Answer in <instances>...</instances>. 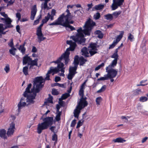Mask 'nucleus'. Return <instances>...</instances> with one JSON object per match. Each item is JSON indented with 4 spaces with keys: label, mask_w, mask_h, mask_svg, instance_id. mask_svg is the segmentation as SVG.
Masks as SVG:
<instances>
[{
    "label": "nucleus",
    "mask_w": 148,
    "mask_h": 148,
    "mask_svg": "<svg viewBox=\"0 0 148 148\" xmlns=\"http://www.w3.org/2000/svg\"><path fill=\"white\" fill-rule=\"evenodd\" d=\"M32 94H30L29 95H28V94H27V96L26 97H24L27 98L26 102L28 103V105L29 104L34 103L35 102L34 99L36 98L37 93H39V92H36V91L34 90V88L32 89Z\"/></svg>",
    "instance_id": "6"
},
{
    "label": "nucleus",
    "mask_w": 148,
    "mask_h": 148,
    "mask_svg": "<svg viewBox=\"0 0 148 148\" xmlns=\"http://www.w3.org/2000/svg\"><path fill=\"white\" fill-rule=\"evenodd\" d=\"M59 58H58L56 61H53L52 62L58 64V66L57 68L60 71L64 73L65 72L64 70L65 68L64 67V63L62 62H61V60L60 62L58 63H57L56 62V61H57Z\"/></svg>",
    "instance_id": "15"
},
{
    "label": "nucleus",
    "mask_w": 148,
    "mask_h": 148,
    "mask_svg": "<svg viewBox=\"0 0 148 148\" xmlns=\"http://www.w3.org/2000/svg\"><path fill=\"white\" fill-rule=\"evenodd\" d=\"M105 64L104 63H102L101 64L98 65L96 67L95 69V71H97L100 69L101 68L103 67L104 66Z\"/></svg>",
    "instance_id": "45"
},
{
    "label": "nucleus",
    "mask_w": 148,
    "mask_h": 148,
    "mask_svg": "<svg viewBox=\"0 0 148 148\" xmlns=\"http://www.w3.org/2000/svg\"><path fill=\"white\" fill-rule=\"evenodd\" d=\"M75 74L69 72L67 76V78L69 80H71L75 76Z\"/></svg>",
    "instance_id": "47"
},
{
    "label": "nucleus",
    "mask_w": 148,
    "mask_h": 148,
    "mask_svg": "<svg viewBox=\"0 0 148 148\" xmlns=\"http://www.w3.org/2000/svg\"><path fill=\"white\" fill-rule=\"evenodd\" d=\"M79 94L82 97H84V90L80 89L79 91Z\"/></svg>",
    "instance_id": "57"
},
{
    "label": "nucleus",
    "mask_w": 148,
    "mask_h": 148,
    "mask_svg": "<svg viewBox=\"0 0 148 148\" xmlns=\"http://www.w3.org/2000/svg\"><path fill=\"white\" fill-rule=\"evenodd\" d=\"M124 2L121 0H118L116 2H113L111 7L112 10H114L116 9L118 6H120L123 5Z\"/></svg>",
    "instance_id": "14"
},
{
    "label": "nucleus",
    "mask_w": 148,
    "mask_h": 148,
    "mask_svg": "<svg viewBox=\"0 0 148 148\" xmlns=\"http://www.w3.org/2000/svg\"><path fill=\"white\" fill-rule=\"evenodd\" d=\"M105 19L111 21L113 19L112 14H108L104 15Z\"/></svg>",
    "instance_id": "31"
},
{
    "label": "nucleus",
    "mask_w": 148,
    "mask_h": 148,
    "mask_svg": "<svg viewBox=\"0 0 148 148\" xmlns=\"http://www.w3.org/2000/svg\"><path fill=\"white\" fill-rule=\"evenodd\" d=\"M123 36V34H120L117 36V37L115 40H114L115 42L117 43L122 38Z\"/></svg>",
    "instance_id": "36"
},
{
    "label": "nucleus",
    "mask_w": 148,
    "mask_h": 148,
    "mask_svg": "<svg viewBox=\"0 0 148 148\" xmlns=\"http://www.w3.org/2000/svg\"><path fill=\"white\" fill-rule=\"evenodd\" d=\"M116 65H112L110 64L106 68V72L107 73V75H104L103 77H101L97 79V80L103 81L108 80L109 78H114L117 75L118 73L117 71L113 68Z\"/></svg>",
    "instance_id": "2"
},
{
    "label": "nucleus",
    "mask_w": 148,
    "mask_h": 148,
    "mask_svg": "<svg viewBox=\"0 0 148 148\" xmlns=\"http://www.w3.org/2000/svg\"><path fill=\"white\" fill-rule=\"evenodd\" d=\"M16 17L18 18V21H19L21 18V14L19 12L16 14Z\"/></svg>",
    "instance_id": "60"
},
{
    "label": "nucleus",
    "mask_w": 148,
    "mask_h": 148,
    "mask_svg": "<svg viewBox=\"0 0 148 148\" xmlns=\"http://www.w3.org/2000/svg\"><path fill=\"white\" fill-rule=\"evenodd\" d=\"M86 61V60L85 59L83 56L80 57L79 58V65L80 66L83 65Z\"/></svg>",
    "instance_id": "32"
},
{
    "label": "nucleus",
    "mask_w": 148,
    "mask_h": 148,
    "mask_svg": "<svg viewBox=\"0 0 148 148\" xmlns=\"http://www.w3.org/2000/svg\"><path fill=\"white\" fill-rule=\"evenodd\" d=\"M62 16H60L57 19L53 22L49 24V25H60L62 26L64 20H62Z\"/></svg>",
    "instance_id": "13"
},
{
    "label": "nucleus",
    "mask_w": 148,
    "mask_h": 148,
    "mask_svg": "<svg viewBox=\"0 0 148 148\" xmlns=\"http://www.w3.org/2000/svg\"><path fill=\"white\" fill-rule=\"evenodd\" d=\"M91 19L89 18L83 26L84 29H82L81 27L79 28L77 30V33L75 36H71V38L77 44H81L85 42V39L83 34L86 35H90V32L92 27V22L91 23Z\"/></svg>",
    "instance_id": "1"
},
{
    "label": "nucleus",
    "mask_w": 148,
    "mask_h": 148,
    "mask_svg": "<svg viewBox=\"0 0 148 148\" xmlns=\"http://www.w3.org/2000/svg\"><path fill=\"white\" fill-rule=\"evenodd\" d=\"M16 50L15 48H11V49L9 50L10 53L13 56H14L15 55V51H14Z\"/></svg>",
    "instance_id": "51"
},
{
    "label": "nucleus",
    "mask_w": 148,
    "mask_h": 148,
    "mask_svg": "<svg viewBox=\"0 0 148 148\" xmlns=\"http://www.w3.org/2000/svg\"><path fill=\"white\" fill-rule=\"evenodd\" d=\"M102 98L100 97H97L96 99L97 105L98 106L100 105V102L102 101Z\"/></svg>",
    "instance_id": "38"
},
{
    "label": "nucleus",
    "mask_w": 148,
    "mask_h": 148,
    "mask_svg": "<svg viewBox=\"0 0 148 148\" xmlns=\"http://www.w3.org/2000/svg\"><path fill=\"white\" fill-rule=\"evenodd\" d=\"M111 57L114 59L112 61V63L110 64L114 65H116L117 63V61L118 59L119 56L117 53H114L111 56Z\"/></svg>",
    "instance_id": "21"
},
{
    "label": "nucleus",
    "mask_w": 148,
    "mask_h": 148,
    "mask_svg": "<svg viewBox=\"0 0 148 148\" xmlns=\"http://www.w3.org/2000/svg\"><path fill=\"white\" fill-rule=\"evenodd\" d=\"M50 127L49 128V129L53 133H57V132L58 131H56V132H55L54 131V130L56 128V127L55 126H50Z\"/></svg>",
    "instance_id": "54"
},
{
    "label": "nucleus",
    "mask_w": 148,
    "mask_h": 148,
    "mask_svg": "<svg viewBox=\"0 0 148 148\" xmlns=\"http://www.w3.org/2000/svg\"><path fill=\"white\" fill-rule=\"evenodd\" d=\"M121 12L119 11L118 12H116L113 13L112 14V15L113 16V18H116L119 16V15L121 14Z\"/></svg>",
    "instance_id": "39"
},
{
    "label": "nucleus",
    "mask_w": 148,
    "mask_h": 148,
    "mask_svg": "<svg viewBox=\"0 0 148 148\" xmlns=\"http://www.w3.org/2000/svg\"><path fill=\"white\" fill-rule=\"evenodd\" d=\"M44 24V23H42L39 25V26L37 29L36 32H42V27Z\"/></svg>",
    "instance_id": "53"
},
{
    "label": "nucleus",
    "mask_w": 148,
    "mask_h": 148,
    "mask_svg": "<svg viewBox=\"0 0 148 148\" xmlns=\"http://www.w3.org/2000/svg\"><path fill=\"white\" fill-rule=\"evenodd\" d=\"M126 141L125 140H124L123 138L121 137H119L114 139L112 140V142L114 143H123Z\"/></svg>",
    "instance_id": "29"
},
{
    "label": "nucleus",
    "mask_w": 148,
    "mask_h": 148,
    "mask_svg": "<svg viewBox=\"0 0 148 148\" xmlns=\"http://www.w3.org/2000/svg\"><path fill=\"white\" fill-rule=\"evenodd\" d=\"M32 86V84L31 83L29 84L28 85L27 87L25 89V90L23 94V95L24 97H26L27 96V94H28V93L31 94V93H32V91L33 88L31 89V90H30Z\"/></svg>",
    "instance_id": "18"
},
{
    "label": "nucleus",
    "mask_w": 148,
    "mask_h": 148,
    "mask_svg": "<svg viewBox=\"0 0 148 148\" xmlns=\"http://www.w3.org/2000/svg\"><path fill=\"white\" fill-rule=\"evenodd\" d=\"M60 71L59 70L57 67L53 69V67H51L50 68V70L48 71V74H50L51 73H53L52 75H53L55 73H57Z\"/></svg>",
    "instance_id": "23"
},
{
    "label": "nucleus",
    "mask_w": 148,
    "mask_h": 148,
    "mask_svg": "<svg viewBox=\"0 0 148 148\" xmlns=\"http://www.w3.org/2000/svg\"><path fill=\"white\" fill-rule=\"evenodd\" d=\"M99 46L97 44V42L93 43V55L97 53Z\"/></svg>",
    "instance_id": "27"
},
{
    "label": "nucleus",
    "mask_w": 148,
    "mask_h": 148,
    "mask_svg": "<svg viewBox=\"0 0 148 148\" xmlns=\"http://www.w3.org/2000/svg\"><path fill=\"white\" fill-rule=\"evenodd\" d=\"M25 45V43H24L23 45H20L18 48V49L21 51V52L23 54L25 53L26 50V49L24 47Z\"/></svg>",
    "instance_id": "30"
},
{
    "label": "nucleus",
    "mask_w": 148,
    "mask_h": 148,
    "mask_svg": "<svg viewBox=\"0 0 148 148\" xmlns=\"http://www.w3.org/2000/svg\"><path fill=\"white\" fill-rule=\"evenodd\" d=\"M147 98L145 96L141 97L139 98L140 101L142 102H145L147 101Z\"/></svg>",
    "instance_id": "48"
},
{
    "label": "nucleus",
    "mask_w": 148,
    "mask_h": 148,
    "mask_svg": "<svg viewBox=\"0 0 148 148\" xmlns=\"http://www.w3.org/2000/svg\"><path fill=\"white\" fill-rule=\"evenodd\" d=\"M42 18V15L41 14L39 15L37 17V19L35 20L34 22V25H36L38 24L39 23V20Z\"/></svg>",
    "instance_id": "40"
},
{
    "label": "nucleus",
    "mask_w": 148,
    "mask_h": 148,
    "mask_svg": "<svg viewBox=\"0 0 148 148\" xmlns=\"http://www.w3.org/2000/svg\"><path fill=\"white\" fill-rule=\"evenodd\" d=\"M86 81H85L80 86V89L84 90L85 88V86L86 85Z\"/></svg>",
    "instance_id": "61"
},
{
    "label": "nucleus",
    "mask_w": 148,
    "mask_h": 148,
    "mask_svg": "<svg viewBox=\"0 0 148 148\" xmlns=\"http://www.w3.org/2000/svg\"><path fill=\"white\" fill-rule=\"evenodd\" d=\"M79 58L78 56L76 55L75 56L74 59V65L78 66V65L79 64Z\"/></svg>",
    "instance_id": "33"
},
{
    "label": "nucleus",
    "mask_w": 148,
    "mask_h": 148,
    "mask_svg": "<svg viewBox=\"0 0 148 148\" xmlns=\"http://www.w3.org/2000/svg\"><path fill=\"white\" fill-rule=\"evenodd\" d=\"M75 49V47L71 46H70L69 47L67 48L64 53H63L60 57H59V58L57 61H56V62L57 63H59L60 62L61 60H62V59H64V64L65 65H67L70 61V51H73Z\"/></svg>",
    "instance_id": "3"
},
{
    "label": "nucleus",
    "mask_w": 148,
    "mask_h": 148,
    "mask_svg": "<svg viewBox=\"0 0 148 148\" xmlns=\"http://www.w3.org/2000/svg\"><path fill=\"white\" fill-rule=\"evenodd\" d=\"M62 99L61 98H60L59 99V104L60 105V106H63L64 104V102L63 101H62Z\"/></svg>",
    "instance_id": "64"
},
{
    "label": "nucleus",
    "mask_w": 148,
    "mask_h": 148,
    "mask_svg": "<svg viewBox=\"0 0 148 148\" xmlns=\"http://www.w3.org/2000/svg\"><path fill=\"white\" fill-rule=\"evenodd\" d=\"M104 5H103L99 4L97 5H96L94 7V8L97 10H99L103 9V8Z\"/></svg>",
    "instance_id": "34"
},
{
    "label": "nucleus",
    "mask_w": 148,
    "mask_h": 148,
    "mask_svg": "<svg viewBox=\"0 0 148 148\" xmlns=\"http://www.w3.org/2000/svg\"><path fill=\"white\" fill-rule=\"evenodd\" d=\"M61 114V112H59L57 113V114L56 116L55 119L57 121H58L60 120L61 119L60 116Z\"/></svg>",
    "instance_id": "37"
},
{
    "label": "nucleus",
    "mask_w": 148,
    "mask_h": 148,
    "mask_svg": "<svg viewBox=\"0 0 148 148\" xmlns=\"http://www.w3.org/2000/svg\"><path fill=\"white\" fill-rule=\"evenodd\" d=\"M94 18L96 20L99 19L101 17V15L100 13L97 12L94 14L93 16Z\"/></svg>",
    "instance_id": "44"
},
{
    "label": "nucleus",
    "mask_w": 148,
    "mask_h": 148,
    "mask_svg": "<svg viewBox=\"0 0 148 148\" xmlns=\"http://www.w3.org/2000/svg\"><path fill=\"white\" fill-rule=\"evenodd\" d=\"M31 60V58L28 56L27 55H25L23 58V65H26L27 64L28 65V64L30 63Z\"/></svg>",
    "instance_id": "20"
},
{
    "label": "nucleus",
    "mask_w": 148,
    "mask_h": 148,
    "mask_svg": "<svg viewBox=\"0 0 148 148\" xmlns=\"http://www.w3.org/2000/svg\"><path fill=\"white\" fill-rule=\"evenodd\" d=\"M15 129V124L14 122H12L10 124L9 127L7 132L8 136H11L13 134Z\"/></svg>",
    "instance_id": "10"
},
{
    "label": "nucleus",
    "mask_w": 148,
    "mask_h": 148,
    "mask_svg": "<svg viewBox=\"0 0 148 148\" xmlns=\"http://www.w3.org/2000/svg\"><path fill=\"white\" fill-rule=\"evenodd\" d=\"M82 55L85 57H88L92 56V42H91L90 44V46L88 48L84 47L81 50Z\"/></svg>",
    "instance_id": "5"
},
{
    "label": "nucleus",
    "mask_w": 148,
    "mask_h": 148,
    "mask_svg": "<svg viewBox=\"0 0 148 148\" xmlns=\"http://www.w3.org/2000/svg\"><path fill=\"white\" fill-rule=\"evenodd\" d=\"M74 22L72 19L65 21L63 23L62 26L66 27H68L71 31H73L75 30V28L70 24H73Z\"/></svg>",
    "instance_id": "9"
},
{
    "label": "nucleus",
    "mask_w": 148,
    "mask_h": 148,
    "mask_svg": "<svg viewBox=\"0 0 148 148\" xmlns=\"http://www.w3.org/2000/svg\"><path fill=\"white\" fill-rule=\"evenodd\" d=\"M86 97H82L80 99L77 106L82 108L87 106L88 105L87 102L86 101Z\"/></svg>",
    "instance_id": "12"
},
{
    "label": "nucleus",
    "mask_w": 148,
    "mask_h": 148,
    "mask_svg": "<svg viewBox=\"0 0 148 148\" xmlns=\"http://www.w3.org/2000/svg\"><path fill=\"white\" fill-rule=\"evenodd\" d=\"M117 44V43H116L115 42V41H114L113 43L111 45H110V46L109 47V49H110L113 48H114V46L116 45Z\"/></svg>",
    "instance_id": "58"
},
{
    "label": "nucleus",
    "mask_w": 148,
    "mask_h": 148,
    "mask_svg": "<svg viewBox=\"0 0 148 148\" xmlns=\"http://www.w3.org/2000/svg\"><path fill=\"white\" fill-rule=\"evenodd\" d=\"M82 108L79 106H77L76 108L74 110V116L75 117L78 118L79 117V114L80 112V110Z\"/></svg>",
    "instance_id": "24"
},
{
    "label": "nucleus",
    "mask_w": 148,
    "mask_h": 148,
    "mask_svg": "<svg viewBox=\"0 0 148 148\" xmlns=\"http://www.w3.org/2000/svg\"><path fill=\"white\" fill-rule=\"evenodd\" d=\"M49 17H48V14L47 15L45 16V18L43 19L42 20V23H46L47 22L49 21Z\"/></svg>",
    "instance_id": "50"
},
{
    "label": "nucleus",
    "mask_w": 148,
    "mask_h": 148,
    "mask_svg": "<svg viewBox=\"0 0 148 148\" xmlns=\"http://www.w3.org/2000/svg\"><path fill=\"white\" fill-rule=\"evenodd\" d=\"M8 45L11 48H15L14 46V43L12 39H11V41L8 43Z\"/></svg>",
    "instance_id": "55"
},
{
    "label": "nucleus",
    "mask_w": 148,
    "mask_h": 148,
    "mask_svg": "<svg viewBox=\"0 0 148 148\" xmlns=\"http://www.w3.org/2000/svg\"><path fill=\"white\" fill-rule=\"evenodd\" d=\"M38 58H36L34 60H32L31 58V60L30 61V63L28 64V65H30L29 69H32L33 67L34 66H38Z\"/></svg>",
    "instance_id": "19"
},
{
    "label": "nucleus",
    "mask_w": 148,
    "mask_h": 148,
    "mask_svg": "<svg viewBox=\"0 0 148 148\" xmlns=\"http://www.w3.org/2000/svg\"><path fill=\"white\" fill-rule=\"evenodd\" d=\"M128 39L131 41H132L134 39V36L131 33L129 34V35L128 37Z\"/></svg>",
    "instance_id": "52"
},
{
    "label": "nucleus",
    "mask_w": 148,
    "mask_h": 148,
    "mask_svg": "<svg viewBox=\"0 0 148 148\" xmlns=\"http://www.w3.org/2000/svg\"><path fill=\"white\" fill-rule=\"evenodd\" d=\"M4 20L6 24H11L12 21L10 18H4Z\"/></svg>",
    "instance_id": "43"
},
{
    "label": "nucleus",
    "mask_w": 148,
    "mask_h": 148,
    "mask_svg": "<svg viewBox=\"0 0 148 148\" xmlns=\"http://www.w3.org/2000/svg\"><path fill=\"white\" fill-rule=\"evenodd\" d=\"M59 94V92L56 89L54 88L52 89V94L53 95H58Z\"/></svg>",
    "instance_id": "49"
},
{
    "label": "nucleus",
    "mask_w": 148,
    "mask_h": 148,
    "mask_svg": "<svg viewBox=\"0 0 148 148\" xmlns=\"http://www.w3.org/2000/svg\"><path fill=\"white\" fill-rule=\"evenodd\" d=\"M6 131L4 129H0V136L4 139H7V137L6 136Z\"/></svg>",
    "instance_id": "26"
},
{
    "label": "nucleus",
    "mask_w": 148,
    "mask_h": 148,
    "mask_svg": "<svg viewBox=\"0 0 148 148\" xmlns=\"http://www.w3.org/2000/svg\"><path fill=\"white\" fill-rule=\"evenodd\" d=\"M28 67L27 66H25L23 67V72L25 75H28Z\"/></svg>",
    "instance_id": "35"
},
{
    "label": "nucleus",
    "mask_w": 148,
    "mask_h": 148,
    "mask_svg": "<svg viewBox=\"0 0 148 148\" xmlns=\"http://www.w3.org/2000/svg\"><path fill=\"white\" fill-rule=\"evenodd\" d=\"M56 133H54L52 136V140L53 141H55V142L57 141L58 140V135L56 134Z\"/></svg>",
    "instance_id": "46"
},
{
    "label": "nucleus",
    "mask_w": 148,
    "mask_h": 148,
    "mask_svg": "<svg viewBox=\"0 0 148 148\" xmlns=\"http://www.w3.org/2000/svg\"><path fill=\"white\" fill-rule=\"evenodd\" d=\"M76 124V120L75 119H74L72 121L71 123V126L73 127H74L75 126Z\"/></svg>",
    "instance_id": "59"
},
{
    "label": "nucleus",
    "mask_w": 148,
    "mask_h": 148,
    "mask_svg": "<svg viewBox=\"0 0 148 148\" xmlns=\"http://www.w3.org/2000/svg\"><path fill=\"white\" fill-rule=\"evenodd\" d=\"M48 128L47 126L43 122L40 123L37 125V132L38 134H40L44 130H45Z\"/></svg>",
    "instance_id": "7"
},
{
    "label": "nucleus",
    "mask_w": 148,
    "mask_h": 148,
    "mask_svg": "<svg viewBox=\"0 0 148 148\" xmlns=\"http://www.w3.org/2000/svg\"><path fill=\"white\" fill-rule=\"evenodd\" d=\"M28 103L27 104L25 102H21L20 101L18 104V112H20L21 109L24 107L25 106H28Z\"/></svg>",
    "instance_id": "22"
},
{
    "label": "nucleus",
    "mask_w": 148,
    "mask_h": 148,
    "mask_svg": "<svg viewBox=\"0 0 148 148\" xmlns=\"http://www.w3.org/2000/svg\"><path fill=\"white\" fill-rule=\"evenodd\" d=\"M4 69L7 73H8L10 69L9 66V65L7 64L5 68H4Z\"/></svg>",
    "instance_id": "56"
},
{
    "label": "nucleus",
    "mask_w": 148,
    "mask_h": 148,
    "mask_svg": "<svg viewBox=\"0 0 148 148\" xmlns=\"http://www.w3.org/2000/svg\"><path fill=\"white\" fill-rule=\"evenodd\" d=\"M48 17H49V19H50L51 21H53L54 19V15H51L49 13H48Z\"/></svg>",
    "instance_id": "62"
},
{
    "label": "nucleus",
    "mask_w": 148,
    "mask_h": 148,
    "mask_svg": "<svg viewBox=\"0 0 148 148\" xmlns=\"http://www.w3.org/2000/svg\"><path fill=\"white\" fill-rule=\"evenodd\" d=\"M94 34L95 36H97V37L99 38H102L103 36V34L102 32L99 30H97L95 31Z\"/></svg>",
    "instance_id": "25"
},
{
    "label": "nucleus",
    "mask_w": 148,
    "mask_h": 148,
    "mask_svg": "<svg viewBox=\"0 0 148 148\" xmlns=\"http://www.w3.org/2000/svg\"><path fill=\"white\" fill-rule=\"evenodd\" d=\"M61 80V78L59 76H56L55 77V81L58 82Z\"/></svg>",
    "instance_id": "63"
},
{
    "label": "nucleus",
    "mask_w": 148,
    "mask_h": 148,
    "mask_svg": "<svg viewBox=\"0 0 148 148\" xmlns=\"http://www.w3.org/2000/svg\"><path fill=\"white\" fill-rule=\"evenodd\" d=\"M69 96L70 94L69 93H66L62 94L61 99L62 100L65 99L69 97Z\"/></svg>",
    "instance_id": "42"
},
{
    "label": "nucleus",
    "mask_w": 148,
    "mask_h": 148,
    "mask_svg": "<svg viewBox=\"0 0 148 148\" xmlns=\"http://www.w3.org/2000/svg\"><path fill=\"white\" fill-rule=\"evenodd\" d=\"M37 11L36 5H34L31 9V14L30 16V19L33 20L36 14Z\"/></svg>",
    "instance_id": "16"
},
{
    "label": "nucleus",
    "mask_w": 148,
    "mask_h": 148,
    "mask_svg": "<svg viewBox=\"0 0 148 148\" xmlns=\"http://www.w3.org/2000/svg\"><path fill=\"white\" fill-rule=\"evenodd\" d=\"M44 81V79L42 76L37 77L33 80V88L36 92H39L44 85L42 84Z\"/></svg>",
    "instance_id": "4"
},
{
    "label": "nucleus",
    "mask_w": 148,
    "mask_h": 148,
    "mask_svg": "<svg viewBox=\"0 0 148 148\" xmlns=\"http://www.w3.org/2000/svg\"><path fill=\"white\" fill-rule=\"evenodd\" d=\"M77 67V66L75 65L74 66L70 67L69 69V72L75 74L77 73L76 71Z\"/></svg>",
    "instance_id": "28"
},
{
    "label": "nucleus",
    "mask_w": 148,
    "mask_h": 148,
    "mask_svg": "<svg viewBox=\"0 0 148 148\" xmlns=\"http://www.w3.org/2000/svg\"><path fill=\"white\" fill-rule=\"evenodd\" d=\"M43 122L49 127L51 126L55 121H53V118L52 116H48L44 118L43 119Z\"/></svg>",
    "instance_id": "8"
},
{
    "label": "nucleus",
    "mask_w": 148,
    "mask_h": 148,
    "mask_svg": "<svg viewBox=\"0 0 148 148\" xmlns=\"http://www.w3.org/2000/svg\"><path fill=\"white\" fill-rule=\"evenodd\" d=\"M106 88V86L105 85L103 86L101 88L97 91V93H101L105 91Z\"/></svg>",
    "instance_id": "41"
},
{
    "label": "nucleus",
    "mask_w": 148,
    "mask_h": 148,
    "mask_svg": "<svg viewBox=\"0 0 148 148\" xmlns=\"http://www.w3.org/2000/svg\"><path fill=\"white\" fill-rule=\"evenodd\" d=\"M66 12L67 13L66 15H65L64 13H63L60 16H62V20H64V21L72 19L73 16L71 15L69 10L67 9L66 11Z\"/></svg>",
    "instance_id": "11"
},
{
    "label": "nucleus",
    "mask_w": 148,
    "mask_h": 148,
    "mask_svg": "<svg viewBox=\"0 0 148 148\" xmlns=\"http://www.w3.org/2000/svg\"><path fill=\"white\" fill-rule=\"evenodd\" d=\"M36 34L38 36V41L39 43H40L42 41H43L46 38L45 37H44L42 32H36Z\"/></svg>",
    "instance_id": "17"
}]
</instances>
